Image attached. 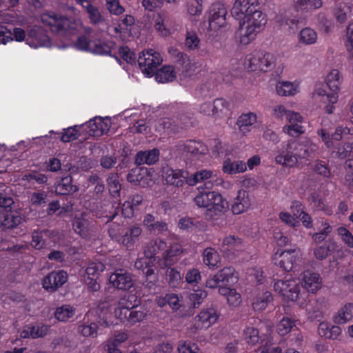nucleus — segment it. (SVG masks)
I'll return each mask as SVG.
<instances>
[{"mask_svg":"<svg viewBox=\"0 0 353 353\" xmlns=\"http://www.w3.org/2000/svg\"><path fill=\"white\" fill-rule=\"evenodd\" d=\"M326 85L334 93H337L341 84L340 73L337 70H332L327 76Z\"/></svg>","mask_w":353,"mask_h":353,"instance_id":"nucleus-50","label":"nucleus"},{"mask_svg":"<svg viewBox=\"0 0 353 353\" xmlns=\"http://www.w3.org/2000/svg\"><path fill=\"white\" fill-rule=\"evenodd\" d=\"M272 300V295L269 291L259 292L252 299V308L256 312H261L265 310Z\"/></svg>","mask_w":353,"mask_h":353,"instance_id":"nucleus-32","label":"nucleus"},{"mask_svg":"<svg viewBox=\"0 0 353 353\" xmlns=\"http://www.w3.org/2000/svg\"><path fill=\"white\" fill-rule=\"evenodd\" d=\"M163 178L168 184L175 187H182L189 179V172L183 169H173L164 168L163 170Z\"/></svg>","mask_w":353,"mask_h":353,"instance_id":"nucleus-13","label":"nucleus"},{"mask_svg":"<svg viewBox=\"0 0 353 353\" xmlns=\"http://www.w3.org/2000/svg\"><path fill=\"white\" fill-rule=\"evenodd\" d=\"M295 326L294 321L288 317H283L276 326V330L279 335L285 336L288 334Z\"/></svg>","mask_w":353,"mask_h":353,"instance_id":"nucleus-61","label":"nucleus"},{"mask_svg":"<svg viewBox=\"0 0 353 353\" xmlns=\"http://www.w3.org/2000/svg\"><path fill=\"white\" fill-rule=\"evenodd\" d=\"M68 278L63 270L51 272L43 279V288L48 292H54L67 282Z\"/></svg>","mask_w":353,"mask_h":353,"instance_id":"nucleus-10","label":"nucleus"},{"mask_svg":"<svg viewBox=\"0 0 353 353\" xmlns=\"http://www.w3.org/2000/svg\"><path fill=\"white\" fill-rule=\"evenodd\" d=\"M141 232L142 230L140 227L136 225H132L125 232L123 230V234L117 243L127 248H130L138 241Z\"/></svg>","mask_w":353,"mask_h":353,"instance_id":"nucleus-24","label":"nucleus"},{"mask_svg":"<svg viewBox=\"0 0 353 353\" xmlns=\"http://www.w3.org/2000/svg\"><path fill=\"white\" fill-rule=\"evenodd\" d=\"M177 156L184 159H198L200 156L208 152L207 147L200 141L188 140L179 141L173 148Z\"/></svg>","mask_w":353,"mask_h":353,"instance_id":"nucleus-3","label":"nucleus"},{"mask_svg":"<svg viewBox=\"0 0 353 353\" xmlns=\"http://www.w3.org/2000/svg\"><path fill=\"white\" fill-rule=\"evenodd\" d=\"M164 300L167 301V303L173 310H180V314L181 312H185L187 308L186 305L183 303L181 297L174 293L166 294L164 296Z\"/></svg>","mask_w":353,"mask_h":353,"instance_id":"nucleus-41","label":"nucleus"},{"mask_svg":"<svg viewBox=\"0 0 353 353\" xmlns=\"http://www.w3.org/2000/svg\"><path fill=\"white\" fill-rule=\"evenodd\" d=\"M160 152L157 148L151 150H141L137 152L134 156V163L137 165L146 164L154 165L159 159Z\"/></svg>","mask_w":353,"mask_h":353,"instance_id":"nucleus-20","label":"nucleus"},{"mask_svg":"<svg viewBox=\"0 0 353 353\" xmlns=\"http://www.w3.org/2000/svg\"><path fill=\"white\" fill-rule=\"evenodd\" d=\"M317 134L321 137L327 148H331L334 147L333 141H340L346 135L353 134V128L339 125L334 132H331L323 125L322 128L318 130Z\"/></svg>","mask_w":353,"mask_h":353,"instance_id":"nucleus-6","label":"nucleus"},{"mask_svg":"<svg viewBox=\"0 0 353 353\" xmlns=\"http://www.w3.org/2000/svg\"><path fill=\"white\" fill-rule=\"evenodd\" d=\"M108 191L112 198L117 199L120 197L121 185L119 180L118 174L110 173L106 179Z\"/></svg>","mask_w":353,"mask_h":353,"instance_id":"nucleus-38","label":"nucleus"},{"mask_svg":"<svg viewBox=\"0 0 353 353\" xmlns=\"http://www.w3.org/2000/svg\"><path fill=\"white\" fill-rule=\"evenodd\" d=\"M259 31L245 21H240L239 28L236 32V36L239 38L241 44L248 45L255 38L256 33Z\"/></svg>","mask_w":353,"mask_h":353,"instance_id":"nucleus-21","label":"nucleus"},{"mask_svg":"<svg viewBox=\"0 0 353 353\" xmlns=\"http://www.w3.org/2000/svg\"><path fill=\"white\" fill-rule=\"evenodd\" d=\"M109 281L114 288L122 290H130L134 284L133 274L123 269L115 270L110 276Z\"/></svg>","mask_w":353,"mask_h":353,"instance_id":"nucleus-11","label":"nucleus"},{"mask_svg":"<svg viewBox=\"0 0 353 353\" xmlns=\"http://www.w3.org/2000/svg\"><path fill=\"white\" fill-rule=\"evenodd\" d=\"M216 279L219 280L222 285H232L238 281L237 272L234 268L229 266L224 267L219 270L216 273Z\"/></svg>","mask_w":353,"mask_h":353,"instance_id":"nucleus-30","label":"nucleus"},{"mask_svg":"<svg viewBox=\"0 0 353 353\" xmlns=\"http://www.w3.org/2000/svg\"><path fill=\"white\" fill-rule=\"evenodd\" d=\"M278 152L279 154L275 157V161L277 164L287 167H294L297 164L298 161L292 151L290 150L288 142H283Z\"/></svg>","mask_w":353,"mask_h":353,"instance_id":"nucleus-18","label":"nucleus"},{"mask_svg":"<svg viewBox=\"0 0 353 353\" xmlns=\"http://www.w3.org/2000/svg\"><path fill=\"white\" fill-rule=\"evenodd\" d=\"M219 260V254L214 249L207 248L203 250V261L206 265L214 268L217 265Z\"/></svg>","mask_w":353,"mask_h":353,"instance_id":"nucleus-47","label":"nucleus"},{"mask_svg":"<svg viewBox=\"0 0 353 353\" xmlns=\"http://www.w3.org/2000/svg\"><path fill=\"white\" fill-rule=\"evenodd\" d=\"M276 90L281 96L293 95L296 88L293 83L289 81L279 82L276 85Z\"/></svg>","mask_w":353,"mask_h":353,"instance_id":"nucleus-60","label":"nucleus"},{"mask_svg":"<svg viewBox=\"0 0 353 353\" xmlns=\"http://www.w3.org/2000/svg\"><path fill=\"white\" fill-rule=\"evenodd\" d=\"M219 314L216 309L210 306L203 310L197 316V321L201 323V325L208 327L215 323L219 318Z\"/></svg>","mask_w":353,"mask_h":353,"instance_id":"nucleus-29","label":"nucleus"},{"mask_svg":"<svg viewBox=\"0 0 353 353\" xmlns=\"http://www.w3.org/2000/svg\"><path fill=\"white\" fill-rule=\"evenodd\" d=\"M341 333V329L338 325L328 327L326 324H321L319 334L330 339H336Z\"/></svg>","mask_w":353,"mask_h":353,"instance_id":"nucleus-51","label":"nucleus"},{"mask_svg":"<svg viewBox=\"0 0 353 353\" xmlns=\"http://www.w3.org/2000/svg\"><path fill=\"white\" fill-rule=\"evenodd\" d=\"M182 252V248L179 245H174L169 249L167 248L160 263L161 268L170 267L176 263Z\"/></svg>","mask_w":353,"mask_h":353,"instance_id":"nucleus-28","label":"nucleus"},{"mask_svg":"<svg viewBox=\"0 0 353 353\" xmlns=\"http://www.w3.org/2000/svg\"><path fill=\"white\" fill-rule=\"evenodd\" d=\"M222 170L224 173L234 174L245 172L247 170V165L243 161H232L230 159H227L223 163Z\"/></svg>","mask_w":353,"mask_h":353,"instance_id":"nucleus-34","label":"nucleus"},{"mask_svg":"<svg viewBox=\"0 0 353 353\" xmlns=\"http://www.w3.org/2000/svg\"><path fill=\"white\" fill-rule=\"evenodd\" d=\"M93 39H88L85 35H81L78 37L75 46L79 50L90 52Z\"/></svg>","mask_w":353,"mask_h":353,"instance_id":"nucleus-64","label":"nucleus"},{"mask_svg":"<svg viewBox=\"0 0 353 353\" xmlns=\"http://www.w3.org/2000/svg\"><path fill=\"white\" fill-rule=\"evenodd\" d=\"M214 115L221 117L225 115L230 111V103L223 98H219L213 101Z\"/></svg>","mask_w":353,"mask_h":353,"instance_id":"nucleus-57","label":"nucleus"},{"mask_svg":"<svg viewBox=\"0 0 353 353\" xmlns=\"http://www.w3.org/2000/svg\"><path fill=\"white\" fill-rule=\"evenodd\" d=\"M167 248L168 245L165 241L160 239H157L151 241L145 248L144 255L149 259H152V261L155 262L157 259L159 260L160 259V257L157 255L161 254L163 257Z\"/></svg>","mask_w":353,"mask_h":353,"instance_id":"nucleus-22","label":"nucleus"},{"mask_svg":"<svg viewBox=\"0 0 353 353\" xmlns=\"http://www.w3.org/2000/svg\"><path fill=\"white\" fill-rule=\"evenodd\" d=\"M85 9L88 14V17L92 24L100 25L105 22L104 17L101 14L99 9L92 3H88Z\"/></svg>","mask_w":353,"mask_h":353,"instance_id":"nucleus-46","label":"nucleus"},{"mask_svg":"<svg viewBox=\"0 0 353 353\" xmlns=\"http://www.w3.org/2000/svg\"><path fill=\"white\" fill-rule=\"evenodd\" d=\"M79 327V332L85 337H96L97 335L98 324L94 322L89 323L88 321Z\"/></svg>","mask_w":353,"mask_h":353,"instance_id":"nucleus-59","label":"nucleus"},{"mask_svg":"<svg viewBox=\"0 0 353 353\" xmlns=\"http://www.w3.org/2000/svg\"><path fill=\"white\" fill-rule=\"evenodd\" d=\"M75 312V309L70 305H63L57 308L54 312L55 318L59 321H67L72 318Z\"/></svg>","mask_w":353,"mask_h":353,"instance_id":"nucleus-48","label":"nucleus"},{"mask_svg":"<svg viewBox=\"0 0 353 353\" xmlns=\"http://www.w3.org/2000/svg\"><path fill=\"white\" fill-rule=\"evenodd\" d=\"M22 181H26L30 183L34 184L37 183L39 185H43L47 183L48 176L43 173H41L36 170H31L24 174L21 177Z\"/></svg>","mask_w":353,"mask_h":353,"instance_id":"nucleus-43","label":"nucleus"},{"mask_svg":"<svg viewBox=\"0 0 353 353\" xmlns=\"http://www.w3.org/2000/svg\"><path fill=\"white\" fill-rule=\"evenodd\" d=\"M256 115L253 112L242 114L236 121L239 130L245 134L251 130L252 126L256 122Z\"/></svg>","mask_w":353,"mask_h":353,"instance_id":"nucleus-33","label":"nucleus"},{"mask_svg":"<svg viewBox=\"0 0 353 353\" xmlns=\"http://www.w3.org/2000/svg\"><path fill=\"white\" fill-rule=\"evenodd\" d=\"M208 293L204 290H197L190 292L187 295L188 299V305L185 312H181V316H192L194 314V308L198 307L207 297Z\"/></svg>","mask_w":353,"mask_h":353,"instance_id":"nucleus-17","label":"nucleus"},{"mask_svg":"<svg viewBox=\"0 0 353 353\" xmlns=\"http://www.w3.org/2000/svg\"><path fill=\"white\" fill-rule=\"evenodd\" d=\"M26 43L32 48L51 47V40L46 30L39 26L31 27L27 33Z\"/></svg>","mask_w":353,"mask_h":353,"instance_id":"nucleus-7","label":"nucleus"},{"mask_svg":"<svg viewBox=\"0 0 353 353\" xmlns=\"http://www.w3.org/2000/svg\"><path fill=\"white\" fill-rule=\"evenodd\" d=\"M140 304L141 299L135 294L128 293L119 299L118 309L121 314H123L125 311L130 310Z\"/></svg>","mask_w":353,"mask_h":353,"instance_id":"nucleus-31","label":"nucleus"},{"mask_svg":"<svg viewBox=\"0 0 353 353\" xmlns=\"http://www.w3.org/2000/svg\"><path fill=\"white\" fill-rule=\"evenodd\" d=\"M41 20L52 32L61 36L74 34L81 25L79 20L69 19L55 14H43L41 17Z\"/></svg>","mask_w":353,"mask_h":353,"instance_id":"nucleus-1","label":"nucleus"},{"mask_svg":"<svg viewBox=\"0 0 353 353\" xmlns=\"http://www.w3.org/2000/svg\"><path fill=\"white\" fill-rule=\"evenodd\" d=\"M229 207L230 205L228 201L217 192L206 211V216L212 221L217 220L220 216L225 214L229 210Z\"/></svg>","mask_w":353,"mask_h":353,"instance_id":"nucleus-12","label":"nucleus"},{"mask_svg":"<svg viewBox=\"0 0 353 353\" xmlns=\"http://www.w3.org/2000/svg\"><path fill=\"white\" fill-rule=\"evenodd\" d=\"M288 143L297 161L299 159L313 157L318 148L316 144L307 139L302 141L291 139L288 141Z\"/></svg>","mask_w":353,"mask_h":353,"instance_id":"nucleus-8","label":"nucleus"},{"mask_svg":"<svg viewBox=\"0 0 353 353\" xmlns=\"http://www.w3.org/2000/svg\"><path fill=\"white\" fill-rule=\"evenodd\" d=\"M274 290L281 294L288 301H295L301 294L303 286L300 285L299 280L292 277H285L284 280H277L274 282Z\"/></svg>","mask_w":353,"mask_h":353,"instance_id":"nucleus-4","label":"nucleus"},{"mask_svg":"<svg viewBox=\"0 0 353 353\" xmlns=\"http://www.w3.org/2000/svg\"><path fill=\"white\" fill-rule=\"evenodd\" d=\"M278 23L282 27L288 26L290 33L294 32L299 28L300 20L296 17L292 19L288 18L287 16H280L278 19Z\"/></svg>","mask_w":353,"mask_h":353,"instance_id":"nucleus-58","label":"nucleus"},{"mask_svg":"<svg viewBox=\"0 0 353 353\" xmlns=\"http://www.w3.org/2000/svg\"><path fill=\"white\" fill-rule=\"evenodd\" d=\"M88 226V221L82 217H75L72 221L74 232L83 238H87L89 235Z\"/></svg>","mask_w":353,"mask_h":353,"instance_id":"nucleus-49","label":"nucleus"},{"mask_svg":"<svg viewBox=\"0 0 353 353\" xmlns=\"http://www.w3.org/2000/svg\"><path fill=\"white\" fill-rule=\"evenodd\" d=\"M227 8L221 2L212 3L209 10V26L211 30L216 31L226 23Z\"/></svg>","mask_w":353,"mask_h":353,"instance_id":"nucleus-9","label":"nucleus"},{"mask_svg":"<svg viewBox=\"0 0 353 353\" xmlns=\"http://www.w3.org/2000/svg\"><path fill=\"white\" fill-rule=\"evenodd\" d=\"M303 290L305 289L312 293L316 292L321 287V278L318 273L312 270L304 271L301 277Z\"/></svg>","mask_w":353,"mask_h":353,"instance_id":"nucleus-15","label":"nucleus"},{"mask_svg":"<svg viewBox=\"0 0 353 353\" xmlns=\"http://www.w3.org/2000/svg\"><path fill=\"white\" fill-rule=\"evenodd\" d=\"M48 230H34L32 233L31 245L36 249H41L46 243V238L50 236Z\"/></svg>","mask_w":353,"mask_h":353,"instance_id":"nucleus-40","label":"nucleus"},{"mask_svg":"<svg viewBox=\"0 0 353 353\" xmlns=\"http://www.w3.org/2000/svg\"><path fill=\"white\" fill-rule=\"evenodd\" d=\"M105 269V265L101 263H91L85 270V277H99V275Z\"/></svg>","mask_w":353,"mask_h":353,"instance_id":"nucleus-62","label":"nucleus"},{"mask_svg":"<svg viewBox=\"0 0 353 353\" xmlns=\"http://www.w3.org/2000/svg\"><path fill=\"white\" fill-rule=\"evenodd\" d=\"M148 310L141 305H138L130 310H126L123 313V317L121 319L123 321H127L129 323L133 325L143 321L148 314Z\"/></svg>","mask_w":353,"mask_h":353,"instance_id":"nucleus-26","label":"nucleus"},{"mask_svg":"<svg viewBox=\"0 0 353 353\" xmlns=\"http://www.w3.org/2000/svg\"><path fill=\"white\" fill-rule=\"evenodd\" d=\"M143 223L148 231L156 235L163 234L168 230L167 223L157 219L150 214L144 216Z\"/></svg>","mask_w":353,"mask_h":353,"instance_id":"nucleus-19","label":"nucleus"},{"mask_svg":"<svg viewBox=\"0 0 353 353\" xmlns=\"http://www.w3.org/2000/svg\"><path fill=\"white\" fill-rule=\"evenodd\" d=\"M257 7L258 3H255L254 6H251L250 9L246 10L247 15L244 17L243 21L261 30V27L266 23L267 19L265 15Z\"/></svg>","mask_w":353,"mask_h":353,"instance_id":"nucleus-16","label":"nucleus"},{"mask_svg":"<svg viewBox=\"0 0 353 353\" xmlns=\"http://www.w3.org/2000/svg\"><path fill=\"white\" fill-rule=\"evenodd\" d=\"M296 10L308 11L321 7V0H294Z\"/></svg>","mask_w":353,"mask_h":353,"instance_id":"nucleus-54","label":"nucleus"},{"mask_svg":"<svg viewBox=\"0 0 353 353\" xmlns=\"http://www.w3.org/2000/svg\"><path fill=\"white\" fill-rule=\"evenodd\" d=\"M21 221L22 218L17 212H7L3 216L1 226L3 229H12L19 225Z\"/></svg>","mask_w":353,"mask_h":353,"instance_id":"nucleus-42","label":"nucleus"},{"mask_svg":"<svg viewBox=\"0 0 353 353\" xmlns=\"http://www.w3.org/2000/svg\"><path fill=\"white\" fill-rule=\"evenodd\" d=\"M248 68L252 71L267 72L276 65V58L274 54L264 51H254L247 58Z\"/></svg>","mask_w":353,"mask_h":353,"instance_id":"nucleus-2","label":"nucleus"},{"mask_svg":"<svg viewBox=\"0 0 353 353\" xmlns=\"http://www.w3.org/2000/svg\"><path fill=\"white\" fill-rule=\"evenodd\" d=\"M259 0H236L231 9V15L237 20L243 19L247 15L246 10L258 3Z\"/></svg>","mask_w":353,"mask_h":353,"instance_id":"nucleus-27","label":"nucleus"},{"mask_svg":"<svg viewBox=\"0 0 353 353\" xmlns=\"http://www.w3.org/2000/svg\"><path fill=\"white\" fill-rule=\"evenodd\" d=\"M250 205L248 192L245 190H239L231 204V210L234 214H240L247 210Z\"/></svg>","mask_w":353,"mask_h":353,"instance_id":"nucleus-23","label":"nucleus"},{"mask_svg":"<svg viewBox=\"0 0 353 353\" xmlns=\"http://www.w3.org/2000/svg\"><path fill=\"white\" fill-rule=\"evenodd\" d=\"M161 61L160 54L152 49L142 51L137 59L140 69L148 77H152L154 75Z\"/></svg>","mask_w":353,"mask_h":353,"instance_id":"nucleus-5","label":"nucleus"},{"mask_svg":"<svg viewBox=\"0 0 353 353\" xmlns=\"http://www.w3.org/2000/svg\"><path fill=\"white\" fill-rule=\"evenodd\" d=\"M353 317V303L345 304L340 309L334 317V321L337 324H343L350 321Z\"/></svg>","mask_w":353,"mask_h":353,"instance_id":"nucleus-39","label":"nucleus"},{"mask_svg":"<svg viewBox=\"0 0 353 353\" xmlns=\"http://www.w3.org/2000/svg\"><path fill=\"white\" fill-rule=\"evenodd\" d=\"M88 128H90V133L94 136H100L107 130V125L103 128L104 123L101 118L95 117L90 119L88 123Z\"/></svg>","mask_w":353,"mask_h":353,"instance_id":"nucleus-53","label":"nucleus"},{"mask_svg":"<svg viewBox=\"0 0 353 353\" xmlns=\"http://www.w3.org/2000/svg\"><path fill=\"white\" fill-rule=\"evenodd\" d=\"M299 41L305 45H311L316 42V32L312 28H305L299 33Z\"/></svg>","mask_w":353,"mask_h":353,"instance_id":"nucleus-56","label":"nucleus"},{"mask_svg":"<svg viewBox=\"0 0 353 353\" xmlns=\"http://www.w3.org/2000/svg\"><path fill=\"white\" fill-rule=\"evenodd\" d=\"M154 75L156 81L161 83L172 81L176 78L174 69L170 65H165L160 70H156Z\"/></svg>","mask_w":353,"mask_h":353,"instance_id":"nucleus-37","label":"nucleus"},{"mask_svg":"<svg viewBox=\"0 0 353 353\" xmlns=\"http://www.w3.org/2000/svg\"><path fill=\"white\" fill-rule=\"evenodd\" d=\"M299 251L296 249L284 250L280 253L277 251L274 256V264L286 272L292 270Z\"/></svg>","mask_w":353,"mask_h":353,"instance_id":"nucleus-14","label":"nucleus"},{"mask_svg":"<svg viewBox=\"0 0 353 353\" xmlns=\"http://www.w3.org/2000/svg\"><path fill=\"white\" fill-rule=\"evenodd\" d=\"M78 190V186L72 184V177L70 174L61 177L55 184V193L59 195H70Z\"/></svg>","mask_w":353,"mask_h":353,"instance_id":"nucleus-25","label":"nucleus"},{"mask_svg":"<svg viewBox=\"0 0 353 353\" xmlns=\"http://www.w3.org/2000/svg\"><path fill=\"white\" fill-rule=\"evenodd\" d=\"M185 279L188 284L194 286L201 280V272L198 269L190 268L187 270Z\"/></svg>","mask_w":353,"mask_h":353,"instance_id":"nucleus-63","label":"nucleus"},{"mask_svg":"<svg viewBox=\"0 0 353 353\" xmlns=\"http://www.w3.org/2000/svg\"><path fill=\"white\" fill-rule=\"evenodd\" d=\"M244 337L247 343L251 345H255L259 343L263 345L265 341V339H262V336H259V330L253 327H247L244 330Z\"/></svg>","mask_w":353,"mask_h":353,"instance_id":"nucleus-55","label":"nucleus"},{"mask_svg":"<svg viewBox=\"0 0 353 353\" xmlns=\"http://www.w3.org/2000/svg\"><path fill=\"white\" fill-rule=\"evenodd\" d=\"M335 248L336 245L334 242L326 241L323 245L317 247L314 250V254L317 259L323 260L335 250Z\"/></svg>","mask_w":353,"mask_h":353,"instance_id":"nucleus-44","label":"nucleus"},{"mask_svg":"<svg viewBox=\"0 0 353 353\" xmlns=\"http://www.w3.org/2000/svg\"><path fill=\"white\" fill-rule=\"evenodd\" d=\"M90 52L99 55H110L111 47L108 43L100 39H94L92 41Z\"/></svg>","mask_w":353,"mask_h":353,"instance_id":"nucleus-45","label":"nucleus"},{"mask_svg":"<svg viewBox=\"0 0 353 353\" xmlns=\"http://www.w3.org/2000/svg\"><path fill=\"white\" fill-rule=\"evenodd\" d=\"M216 193L217 192L216 191H199L194 198V201L199 208H207V210H208V207L210 205Z\"/></svg>","mask_w":353,"mask_h":353,"instance_id":"nucleus-35","label":"nucleus"},{"mask_svg":"<svg viewBox=\"0 0 353 353\" xmlns=\"http://www.w3.org/2000/svg\"><path fill=\"white\" fill-rule=\"evenodd\" d=\"M165 272V279L169 285L172 288L178 287L181 282V276L180 272L174 268L167 267Z\"/></svg>","mask_w":353,"mask_h":353,"instance_id":"nucleus-52","label":"nucleus"},{"mask_svg":"<svg viewBox=\"0 0 353 353\" xmlns=\"http://www.w3.org/2000/svg\"><path fill=\"white\" fill-rule=\"evenodd\" d=\"M216 176V174L212 170H201L190 174L189 179L187 180V184L191 186L195 185L198 183L204 182L210 179L212 176Z\"/></svg>","mask_w":353,"mask_h":353,"instance_id":"nucleus-36","label":"nucleus"}]
</instances>
